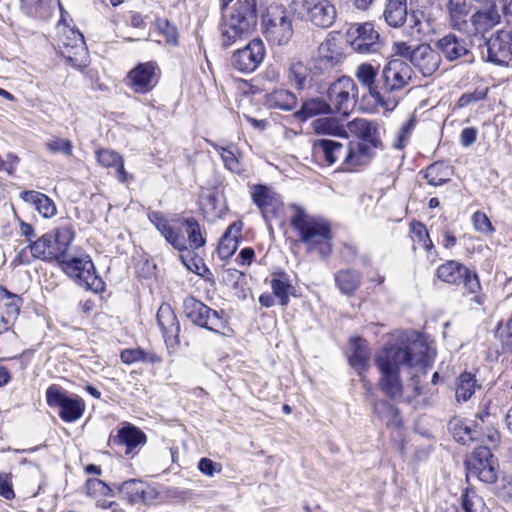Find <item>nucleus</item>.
Here are the masks:
<instances>
[{
  "mask_svg": "<svg viewBox=\"0 0 512 512\" xmlns=\"http://www.w3.org/2000/svg\"><path fill=\"white\" fill-rule=\"evenodd\" d=\"M490 414L488 412L477 415V420L474 424H470L466 421L457 420L451 423V431L453 438L463 444L467 445L470 442L478 439L481 434L484 433V422L485 419H489Z\"/></svg>",
  "mask_w": 512,
  "mask_h": 512,
  "instance_id": "nucleus-25",
  "label": "nucleus"
},
{
  "mask_svg": "<svg viewBox=\"0 0 512 512\" xmlns=\"http://www.w3.org/2000/svg\"><path fill=\"white\" fill-rule=\"evenodd\" d=\"M156 24L158 30L165 35L166 41L172 45H176L178 39V31L176 27L171 25L166 19H158Z\"/></svg>",
  "mask_w": 512,
  "mask_h": 512,
  "instance_id": "nucleus-58",
  "label": "nucleus"
},
{
  "mask_svg": "<svg viewBox=\"0 0 512 512\" xmlns=\"http://www.w3.org/2000/svg\"><path fill=\"white\" fill-rule=\"evenodd\" d=\"M424 177L429 185L437 187L450 180L451 168L444 163L435 162L427 167Z\"/></svg>",
  "mask_w": 512,
  "mask_h": 512,
  "instance_id": "nucleus-46",
  "label": "nucleus"
},
{
  "mask_svg": "<svg viewBox=\"0 0 512 512\" xmlns=\"http://www.w3.org/2000/svg\"><path fill=\"white\" fill-rule=\"evenodd\" d=\"M392 50L395 55L408 59L424 77L432 76L441 64L440 53L427 43L412 45L405 41H398L394 42Z\"/></svg>",
  "mask_w": 512,
  "mask_h": 512,
  "instance_id": "nucleus-5",
  "label": "nucleus"
},
{
  "mask_svg": "<svg viewBox=\"0 0 512 512\" xmlns=\"http://www.w3.org/2000/svg\"><path fill=\"white\" fill-rule=\"evenodd\" d=\"M484 47L486 49V55L482 50V57L486 58L488 62L506 66L512 58L504 30L498 31L490 38L486 39Z\"/></svg>",
  "mask_w": 512,
  "mask_h": 512,
  "instance_id": "nucleus-23",
  "label": "nucleus"
},
{
  "mask_svg": "<svg viewBox=\"0 0 512 512\" xmlns=\"http://www.w3.org/2000/svg\"><path fill=\"white\" fill-rule=\"evenodd\" d=\"M157 66L153 62L138 64L128 76V84L135 93H147L153 89L156 80Z\"/></svg>",
  "mask_w": 512,
  "mask_h": 512,
  "instance_id": "nucleus-22",
  "label": "nucleus"
},
{
  "mask_svg": "<svg viewBox=\"0 0 512 512\" xmlns=\"http://www.w3.org/2000/svg\"><path fill=\"white\" fill-rule=\"evenodd\" d=\"M70 36L62 39L60 52L74 67L86 66L87 51L84 37L79 31L69 30Z\"/></svg>",
  "mask_w": 512,
  "mask_h": 512,
  "instance_id": "nucleus-21",
  "label": "nucleus"
},
{
  "mask_svg": "<svg viewBox=\"0 0 512 512\" xmlns=\"http://www.w3.org/2000/svg\"><path fill=\"white\" fill-rule=\"evenodd\" d=\"M345 38L351 48L361 54L378 53L383 46L380 34L371 22L351 24Z\"/></svg>",
  "mask_w": 512,
  "mask_h": 512,
  "instance_id": "nucleus-7",
  "label": "nucleus"
},
{
  "mask_svg": "<svg viewBox=\"0 0 512 512\" xmlns=\"http://www.w3.org/2000/svg\"><path fill=\"white\" fill-rule=\"evenodd\" d=\"M462 508L465 512H490L484 499L470 490L462 495Z\"/></svg>",
  "mask_w": 512,
  "mask_h": 512,
  "instance_id": "nucleus-53",
  "label": "nucleus"
},
{
  "mask_svg": "<svg viewBox=\"0 0 512 512\" xmlns=\"http://www.w3.org/2000/svg\"><path fill=\"white\" fill-rule=\"evenodd\" d=\"M305 19L319 28H330L336 21L337 9L331 0H302Z\"/></svg>",
  "mask_w": 512,
  "mask_h": 512,
  "instance_id": "nucleus-15",
  "label": "nucleus"
},
{
  "mask_svg": "<svg viewBox=\"0 0 512 512\" xmlns=\"http://www.w3.org/2000/svg\"><path fill=\"white\" fill-rule=\"evenodd\" d=\"M496 493L503 500L512 499V478L503 477L496 485Z\"/></svg>",
  "mask_w": 512,
  "mask_h": 512,
  "instance_id": "nucleus-60",
  "label": "nucleus"
},
{
  "mask_svg": "<svg viewBox=\"0 0 512 512\" xmlns=\"http://www.w3.org/2000/svg\"><path fill=\"white\" fill-rule=\"evenodd\" d=\"M198 469L207 476H213L215 472L221 470V465L213 462L211 459L202 458L198 463Z\"/></svg>",
  "mask_w": 512,
  "mask_h": 512,
  "instance_id": "nucleus-62",
  "label": "nucleus"
},
{
  "mask_svg": "<svg viewBox=\"0 0 512 512\" xmlns=\"http://www.w3.org/2000/svg\"><path fill=\"white\" fill-rule=\"evenodd\" d=\"M411 123L404 124L397 134V139L393 146L397 149H402L406 146L410 135Z\"/></svg>",
  "mask_w": 512,
  "mask_h": 512,
  "instance_id": "nucleus-63",
  "label": "nucleus"
},
{
  "mask_svg": "<svg viewBox=\"0 0 512 512\" xmlns=\"http://www.w3.org/2000/svg\"><path fill=\"white\" fill-rule=\"evenodd\" d=\"M53 236L56 240V249L60 255V262L72 254L70 253V245L74 239V231L70 226H61L55 229Z\"/></svg>",
  "mask_w": 512,
  "mask_h": 512,
  "instance_id": "nucleus-48",
  "label": "nucleus"
},
{
  "mask_svg": "<svg viewBox=\"0 0 512 512\" xmlns=\"http://www.w3.org/2000/svg\"><path fill=\"white\" fill-rule=\"evenodd\" d=\"M449 25L456 30H465L470 14V4L466 0H449L446 4Z\"/></svg>",
  "mask_w": 512,
  "mask_h": 512,
  "instance_id": "nucleus-30",
  "label": "nucleus"
},
{
  "mask_svg": "<svg viewBox=\"0 0 512 512\" xmlns=\"http://www.w3.org/2000/svg\"><path fill=\"white\" fill-rule=\"evenodd\" d=\"M60 266L70 278L87 290L95 293L104 290V282L96 274L94 264L88 255H71L62 260Z\"/></svg>",
  "mask_w": 512,
  "mask_h": 512,
  "instance_id": "nucleus-6",
  "label": "nucleus"
},
{
  "mask_svg": "<svg viewBox=\"0 0 512 512\" xmlns=\"http://www.w3.org/2000/svg\"><path fill=\"white\" fill-rule=\"evenodd\" d=\"M374 412L387 426L399 427L401 425L398 408L388 401L379 400L375 402Z\"/></svg>",
  "mask_w": 512,
  "mask_h": 512,
  "instance_id": "nucleus-47",
  "label": "nucleus"
},
{
  "mask_svg": "<svg viewBox=\"0 0 512 512\" xmlns=\"http://www.w3.org/2000/svg\"><path fill=\"white\" fill-rule=\"evenodd\" d=\"M47 404L59 407V416L65 422H74L82 417L85 411V402L79 396H68L61 387L51 385L46 391Z\"/></svg>",
  "mask_w": 512,
  "mask_h": 512,
  "instance_id": "nucleus-12",
  "label": "nucleus"
},
{
  "mask_svg": "<svg viewBox=\"0 0 512 512\" xmlns=\"http://www.w3.org/2000/svg\"><path fill=\"white\" fill-rule=\"evenodd\" d=\"M436 47L444 58L453 62L461 58L467 63H473L475 57L471 52V45L467 39L454 33H448L436 42Z\"/></svg>",
  "mask_w": 512,
  "mask_h": 512,
  "instance_id": "nucleus-17",
  "label": "nucleus"
},
{
  "mask_svg": "<svg viewBox=\"0 0 512 512\" xmlns=\"http://www.w3.org/2000/svg\"><path fill=\"white\" fill-rule=\"evenodd\" d=\"M292 225L300 241L306 245L307 252L317 253L322 259L332 254V233L326 220L297 211L292 218Z\"/></svg>",
  "mask_w": 512,
  "mask_h": 512,
  "instance_id": "nucleus-3",
  "label": "nucleus"
},
{
  "mask_svg": "<svg viewBox=\"0 0 512 512\" xmlns=\"http://www.w3.org/2000/svg\"><path fill=\"white\" fill-rule=\"evenodd\" d=\"M330 113H332L331 105L328 102L322 98H312L303 103L301 109L295 113V116L299 120L305 121L316 115Z\"/></svg>",
  "mask_w": 512,
  "mask_h": 512,
  "instance_id": "nucleus-43",
  "label": "nucleus"
},
{
  "mask_svg": "<svg viewBox=\"0 0 512 512\" xmlns=\"http://www.w3.org/2000/svg\"><path fill=\"white\" fill-rule=\"evenodd\" d=\"M119 494L131 504H150L158 498V491L138 479H130L118 486Z\"/></svg>",
  "mask_w": 512,
  "mask_h": 512,
  "instance_id": "nucleus-19",
  "label": "nucleus"
},
{
  "mask_svg": "<svg viewBox=\"0 0 512 512\" xmlns=\"http://www.w3.org/2000/svg\"><path fill=\"white\" fill-rule=\"evenodd\" d=\"M184 313L195 325L220 332L226 325L223 316L193 297L184 300Z\"/></svg>",
  "mask_w": 512,
  "mask_h": 512,
  "instance_id": "nucleus-14",
  "label": "nucleus"
},
{
  "mask_svg": "<svg viewBox=\"0 0 512 512\" xmlns=\"http://www.w3.org/2000/svg\"><path fill=\"white\" fill-rule=\"evenodd\" d=\"M45 146L52 153H62L67 156L72 155L73 145L70 140L53 137L45 143Z\"/></svg>",
  "mask_w": 512,
  "mask_h": 512,
  "instance_id": "nucleus-56",
  "label": "nucleus"
},
{
  "mask_svg": "<svg viewBox=\"0 0 512 512\" xmlns=\"http://www.w3.org/2000/svg\"><path fill=\"white\" fill-rule=\"evenodd\" d=\"M375 149L366 142H349L344 147L343 168L355 170L367 166L375 156Z\"/></svg>",
  "mask_w": 512,
  "mask_h": 512,
  "instance_id": "nucleus-20",
  "label": "nucleus"
},
{
  "mask_svg": "<svg viewBox=\"0 0 512 512\" xmlns=\"http://www.w3.org/2000/svg\"><path fill=\"white\" fill-rule=\"evenodd\" d=\"M213 148L220 154V157L225 167L234 173H240L242 171V165L237 155V148L234 145H228L226 147L212 144Z\"/></svg>",
  "mask_w": 512,
  "mask_h": 512,
  "instance_id": "nucleus-49",
  "label": "nucleus"
},
{
  "mask_svg": "<svg viewBox=\"0 0 512 512\" xmlns=\"http://www.w3.org/2000/svg\"><path fill=\"white\" fill-rule=\"evenodd\" d=\"M477 130L473 127H467L462 130L460 135V142L462 146L468 147L476 141Z\"/></svg>",
  "mask_w": 512,
  "mask_h": 512,
  "instance_id": "nucleus-64",
  "label": "nucleus"
},
{
  "mask_svg": "<svg viewBox=\"0 0 512 512\" xmlns=\"http://www.w3.org/2000/svg\"><path fill=\"white\" fill-rule=\"evenodd\" d=\"M352 353L349 357L350 365L358 371L359 374L366 369L370 358V351L366 341L361 338H355L351 342Z\"/></svg>",
  "mask_w": 512,
  "mask_h": 512,
  "instance_id": "nucleus-41",
  "label": "nucleus"
},
{
  "mask_svg": "<svg viewBox=\"0 0 512 512\" xmlns=\"http://www.w3.org/2000/svg\"><path fill=\"white\" fill-rule=\"evenodd\" d=\"M49 243L50 234H44L43 236L29 244L28 247L35 258H39L45 261H53V258H55V254L49 251Z\"/></svg>",
  "mask_w": 512,
  "mask_h": 512,
  "instance_id": "nucleus-54",
  "label": "nucleus"
},
{
  "mask_svg": "<svg viewBox=\"0 0 512 512\" xmlns=\"http://www.w3.org/2000/svg\"><path fill=\"white\" fill-rule=\"evenodd\" d=\"M427 346L422 341H414L410 346L403 344L386 345L375 356V363L380 371L379 386L381 391L390 399H403L415 408H423L428 405V400L422 401L416 398L422 395V386L412 378V392H403L399 371L403 366H413L422 360Z\"/></svg>",
  "mask_w": 512,
  "mask_h": 512,
  "instance_id": "nucleus-1",
  "label": "nucleus"
},
{
  "mask_svg": "<svg viewBox=\"0 0 512 512\" xmlns=\"http://www.w3.org/2000/svg\"><path fill=\"white\" fill-rule=\"evenodd\" d=\"M488 93V88L485 89H476L475 91L471 93H464L461 95V97L458 100V107H466L470 104L476 103L480 100H483L486 98Z\"/></svg>",
  "mask_w": 512,
  "mask_h": 512,
  "instance_id": "nucleus-59",
  "label": "nucleus"
},
{
  "mask_svg": "<svg viewBox=\"0 0 512 512\" xmlns=\"http://www.w3.org/2000/svg\"><path fill=\"white\" fill-rule=\"evenodd\" d=\"M437 277L448 284H462L471 294H476L481 288L477 274L454 260L440 265L437 269Z\"/></svg>",
  "mask_w": 512,
  "mask_h": 512,
  "instance_id": "nucleus-13",
  "label": "nucleus"
},
{
  "mask_svg": "<svg viewBox=\"0 0 512 512\" xmlns=\"http://www.w3.org/2000/svg\"><path fill=\"white\" fill-rule=\"evenodd\" d=\"M309 75V68L299 60L293 59L289 67V80L295 84L298 89H303Z\"/></svg>",
  "mask_w": 512,
  "mask_h": 512,
  "instance_id": "nucleus-52",
  "label": "nucleus"
},
{
  "mask_svg": "<svg viewBox=\"0 0 512 512\" xmlns=\"http://www.w3.org/2000/svg\"><path fill=\"white\" fill-rule=\"evenodd\" d=\"M252 199L261 210L266 221L269 220L271 215L274 216L282 208V201L279 195L263 185L253 188Z\"/></svg>",
  "mask_w": 512,
  "mask_h": 512,
  "instance_id": "nucleus-27",
  "label": "nucleus"
},
{
  "mask_svg": "<svg viewBox=\"0 0 512 512\" xmlns=\"http://www.w3.org/2000/svg\"><path fill=\"white\" fill-rule=\"evenodd\" d=\"M312 128L318 135H331L345 138L347 137L346 129L339 123L336 118H318L312 122Z\"/></svg>",
  "mask_w": 512,
  "mask_h": 512,
  "instance_id": "nucleus-44",
  "label": "nucleus"
},
{
  "mask_svg": "<svg viewBox=\"0 0 512 512\" xmlns=\"http://www.w3.org/2000/svg\"><path fill=\"white\" fill-rule=\"evenodd\" d=\"M20 197L23 201L33 204L35 209L44 218H51L57 212L56 205L53 200L43 193L33 190L23 191L20 194Z\"/></svg>",
  "mask_w": 512,
  "mask_h": 512,
  "instance_id": "nucleus-33",
  "label": "nucleus"
},
{
  "mask_svg": "<svg viewBox=\"0 0 512 512\" xmlns=\"http://www.w3.org/2000/svg\"><path fill=\"white\" fill-rule=\"evenodd\" d=\"M265 47L261 39L251 40L244 48L235 51L231 58V65L240 72H253L263 61Z\"/></svg>",
  "mask_w": 512,
  "mask_h": 512,
  "instance_id": "nucleus-16",
  "label": "nucleus"
},
{
  "mask_svg": "<svg viewBox=\"0 0 512 512\" xmlns=\"http://www.w3.org/2000/svg\"><path fill=\"white\" fill-rule=\"evenodd\" d=\"M480 388L477 384L475 375L470 372H463L455 382V397L458 402H467L476 389Z\"/></svg>",
  "mask_w": 512,
  "mask_h": 512,
  "instance_id": "nucleus-42",
  "label": "nucleus"
},
{
  "mask_svg": "<svg viewBox=\"0 0 512 512\" xmlns=\"http://www.w3.org/2000/svg\"><path fill=\"white\" fill-rule=\"evenodd\" d=\"M112 442L115 445L125 446V453L130 454L135 447L146 443V435L139 428L127 424L118 430Z\"/></svg>",
  "mask_w": 512,
  "mask_h": 512,
  "instance_id": "nucleus-31",
  "label": "nucleus"
},
{
  "mask_svg": "<svg viewBox=\"0 0 512 512\" xmlns=\"http://www.w3.org/2000/svg\"><path fill=\"white\" fill-rule=\"evenodd\" d=\"M156 317L167 349L173 352L179 345L180 324L177 316L170 305L162 304Z\"/></svg>",
  "mask_w": 512,
  "mask_h": 512,
  "instance_id": "nucleus-18",
  "label": "nucleus"
},
{
  "mask_svg": "<svg viewBox=\"0 0 512 512\" xmlns=\"http://www.w3.org/2000/svg\"><path fill=\"white\" fill-rule=\"evenodd\" d=\"M86 494L89 497L98 499L99 497L112 496V489L102 480L91 478L86 481Z\"/></svg>",
  "mask_w": 512,
  "mask_h": 512,
  "instance_id": "nucleus-55",
  "label": "nucleus"
},
{
  "mask_svg": "<svg viewBox=\"0 0 512 512\" xmlns=\"http://www.w3.org/2000/svg\"><path fill=\"white\" fill-rule=\"evenodd\" d=\"M473 226L476 231L483 234H492L494 232V227L488 216L481 211H477L472 216Z\"/></svg>",
  "mask_w": 512,
  "mask_h": 512,
  "instance_id": "nucleus-57",
  "label": "nucleus"
},
{
  "mask_svg": "<svg viewBox=\"0 0 512 512\" xmlns=\"http://www.w3.org/2000/svg\"><path fill=\"white\" fill-rule=\"evenodd\" d=\"M383 16L389 26L401 27L407 19V0H386Z\"/></svg>",
  "mask_w": 512,
  "mask_h": 512,
  "instance_id": "nucleus-34",
  "label": "nucleus"
},
{
  "mask_svg": "<svg viewBox=\"0 0 512 512\" xmlns=\"http://www.w3.org/2000/svg\"><path fill=\"white\" fill-rule=\"evenodd\" d=\"M150 222L157 228L160 234L176 250L184 252L188 250L186 240L180 230L174 229L165 218L163 213L152 211L148 213Z\"/></svg>",
  "mask_w": 512,
  "mask_h": 512,
  "instance_id": "nucleus-26",
  "label": "nucleus"
},
{
  "mask_svg": "<svg viewBox=\"0 0 512 512\" xmlns=\"http://www.w3.org/2000/svg\"><path fill=\"white\" fill-rule=\"evenodd\" d=\"M344 147L340 142L330 139H319L313 142L312 151L315 157L323 159L327 165L337 162L343 166Z\"/></svg>",
  "mask_w": 512,
  "mask_h": 512,
  "instance_id": "nucleus-29",
  "label": "nucleus"
},
{
  "mask_svg": "<svg viewBox=\"0 0 512 512\" xmlns=\"http://www.w3.org/2000/svg\"><path fill=\"white\" fill-rule=\"evenodd\" d=\"M349 132L374 148L381 146L380 127L375 121L356 118L347 124Z\"/></svg>",
  "mask_w": 512,
  "mask_h": 512,
  "instance_id": "nucleus-28",
  "label": "nucleus"
},
{
  "mask_svg": "<svg viewBox=\"0 0 512 512\" xmlns=\"http://www.w3.org/2000/svg\"><path fill=\"white\" fill-rule=\"evenodd\" d=\"M0 495L8 500L15 496L9 474L0 473Z\"/></svg>",
  "mask_w": 512,
  "mask_h": 512,
  "instance_id": "nucleus-61",
  "label": "nucleus"
},
{
  "mask_svg": "<svg viewBox=\"0 0 512 512\" xmlns=\"http://www.w3.org/2000/svg\"><path fill=\"white\" fill-rule=\"evenodd\" d=\"M487 8L484 10H479L472 16V25L475 30L480 33H484L495 25H497L500 21V15L495 9L494 6H486Z\"/></svg>",
  "mask_w": 512,
  "mask_h": 512,
  "instance_id": "nucleus-40",
  "label": "nucleus"
},
{
  "mask_svg": "<svg viewBox=\"0 0 512 512\" xmlns=\"http://www.w3.org/2000/svg\"><path fill=\"white\" fill-rule=\"evenodd\" d=\"M22 305V299L0 287V333L8 331L15 323Z\"/></svg>",
  "mask_w": 512,
  "mask_h": 512,
  "instance_id": "nucleus-24",
  "label": "nucleus"
},
{
  "mask_svg": "<svg viewBox=\"0 0 512 512\" xmlns=\"http://www.w3.org/2000/svg\"><path fill=\"white\" fill-rule=\"evenodd\" d=\"M379 65L374 66L371 63H361L357 66L355 77L375 103L385 109L392 111L398 105V99L395 96H386L382 93L380 79L377 80Z\"/></svg>",
  "mask_w": 512,
  "mask_h": 512,
  "instance_id": "nucleus-9",
  "label": "nucleus"
},
{
  "mask_svg": "<svg viewBox=\"0 0 512 512\" xmlns=\"http://www.w3.org/2000/svg\"><path fill=\"white\" fill-rule=\"evenodd\" d=\"M318 58L326 68H332L342 63L345 55L335 39H326L318 48Z\"/></svg>",
  "mask_w": 512,
  "mask_h": 512,
  "instance_id": "nucleus-32",
  "label": "nucleus"
},
{
  "mask_svg": "<svg viewBox=\"0 0 512 512\" xmlns=\"http://www.w3.org/2000/svg\"><path fill=\"white\" fill-rule=\"evenodd\" d=\"M270 286L273 295L278 298L279 303L282 306H286L289 303V296L294 291L289 276L284 272L274 273L270 280Z\"/></svg>",
  "mask_w": 512,
  "mask_h": 512,
  "instance_id": "nucleus-38",
  "label": "nucleus"
},
{
  "mask_svg": "<svg viewBox=\"0 0 512 512\" xmlns=\"http://www.w3.org/2000/svg\"><path fill=\"white\" fill-rule=\"evenodd\" d=\"M21 10L37 19H48L52 13V0H21Z\"/></svg>",
  "mask_w": 512,
  "mask_h": 512,
  "instance_id": "nucleus-45",
  "label": "nucleus"
},
{
  "mask_svg": "<svg viewBox=\"0 0 512 512\" xmlns=\"http://www.w3.org/2000/svg\"><path fill=\"white\" fill-rule=\"evenodd\" d=\"M412 67L402 59L390 60L382 69L380 83L386 96L403 90L412 81Z\"/></svg>",
  "mask_w": 512,
  "mask_h": 512,
  "instance_id": "nucleus-10",
  "label": "nucleus"
},
{
  "mask_svg": "<svg viewBox=\"0 0 512 512\" xmlns=\"http://www.w3.org/2000/svg\"><path fill=\"white\" fill-rule=\"evenodd\" d=\"M97 161L104 167H115L117 178L121 182H125L128 175L124 169L123 158L115 151L110 149H100L96 152Z\"/></svg>",
  "mask_w": 512,
  "mask_h": 512,
  "instance_id": "nucleus-39",
  "label": "nucleus"
},
{
  "mask_svg": "<svg viewBox=\"0 0 512 512\" xmlns=\"http://www.w3.org/2000/svg\"><path fill=\"white\" fill-rule=\"evenodd\" d=\"M183 224L186 228V233L188 235L189 247L191 249H198L204 246L206 243V239L201 232L198 221L195 218L191 217L184 219Z\"/></svg>",
  "mask_w": 512,
  "mask_h": 512,
  "instance_id": "nucleus-51",
  "label": "nucleus"
},
{
  "mask_svg": "<svg viewBox=\"0 0 512 512\" xmlns=\"http://www.w3.org/2000/svg\"><path fill=\"white\" fill-rule=\"evenodd\" d=\"M120 358L122 362L126 364H132L136 362L155 364L161 362L160 357L155 353L144 351L140 348L125 349L121 352Z\"/></svg>",
  "mask_w": 512,
  "mask_h": 512,
  "instance_id": "nucleus-50",
  "label": "nucleus"
},
{
  "mask_svg": "<svg viewBox=\"0 0 512 512\" xmlns=\"http://www.w3.org/2000/svg\"><path fill=\"white\" fill-rule=\"evenodd\" d=\"M465 465L468 476H474L484 483H494L497 480V459L488 447L475 448L465 460Z\"/></svg>",
  "mask_w": 512,
  "mask_h": 512,
  "instance_id": "nucleus-11",
  "label": "nucleus"
},
{
  "mask_svg": "<svg viewBox=\"0 0 512 512\" xmlns=\"http://www.w3.org/2000/svg\"><path fill=\"white\" fill-rule=\"evenodd\" d=\"M294 15L283 4L272 3L262 13L263 34L273 45H287L294 33Z\"/></svg>",
  "mask_w": 512,
  "mask_h": 512,
  "instance_id": "nucleus-4",
  "label": "nucleus"
},
{
  "mask_svg": "<svg viewBox=\"0 0 512 512\" xmlns=\"http://www.w3.org/2000/svg\"><path fill=\"white\" fill-rule=\"evenodd\" d=\"M264 104L270 109L277 108L290 111L296 107L297 97L289 90L277 89L266 94Z\"/></svg>",
  "mask_w": 512,
  "mask_h": 512,
  "instance_id": "nucleus-37",
  "label": "nucleus"
},
{
  "mask_svg": "<svg viewBox=\"0 0 512 512\" xmlns=\"http://www.w3.org/2000/svg\"><path fill=\"white\" fill-rule=\"evenodd\" d=\"M241 227V223H232L220 239L217 251L221 259L231 257L237 250Z\"/></svg>",
  "mask_w": 512,
  "mask_h": 512,
  "instance_id": "nucleus-35",
  "label": "nucleus"
},
{
  "mask_svg": "<svg viewBox=\"0 0 512 512\" xmlns=\"http://www.w3.org/2000/svg\"><path fill=\"white\" fill-rule=\"evenodd\" d=\"M362 275L354 269L340 270L335 274V283L340 292L352 296L361 285Z\"/></svg>",
  "mask_w": 512,
  "mask_h": 512,
  "instance_id": "nucleus-36",
  "label": "nucleus"
},
{
  "mask_svg": "<svg viewBox=\"0 0 512 512\" xmlns=\"http://www.w3.org/2000/svg\"><path fill=\"white\" fill-rule=\"evenodd\" d=\"M233 0H219L223 11L220 24L221 45L230 47L252 35L258 23L256 0H236L231 11L224 13Z\"/></svg>",
  "mask_w": 512,
  "mask_h": 512,
  "instance_id": "nucleus-2",
  "label": "nucleus"
},
{
  "mask_svg": "<svg viewBox=\"0 0 512 512\" xmlns=\"http://www.w3.org/2000/svg\"><path fill=\"white\" fill-rule=\"evenodd\" d=\"M327 96L332 113L348 116L356 105L358 87L352 78L343 76L330 85Z\"/></svg>",
  "mask_w": 512,
  "mask_h": 512,
  "instance_id": "nucleus-8",
  "label": "nucleus"
}]
</instances>
